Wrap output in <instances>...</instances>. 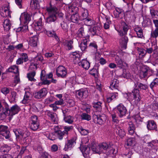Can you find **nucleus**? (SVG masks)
<instances>
[{"mask_svg": "<svg viewBox=\"0 0 158 158\" xmlns=\"http://www.w3.org/2000/svg\"><path fill=\"white\" fill-rule=\"evenodd\" d=\"M128 39L127 37L124 36L121 38L119 42L122 47L126 49L127 43L128 42Z\"/></svg>", "mask_w": 158, "mask_h": 158, "instance_id": "72a5a7b5", "label": "nucleus"}, {"mask_svg": "<svg viewBox=\"0 0 158 158\" xmlns=\"http://www.w3.org/2000/svg\"><path fill=\"white\" fill-rule=\"evenodd\" d=\"M92 149L93 152L95 153L101 154L100 143L97 145L95 144L93 145L92 147Z\"/></svg>", "mask_w": 158, "mask_h": 158, "instance_id": "e433bc0d", "label": "nucleus"}, {"mask_svg": "<svg viewBox=\"0 0 158 158\" xmlns=\"http://www.w3.org/2000/svg\"><path fill=\"white\" fill-rule=\"evenodd\" d=\"M46 33L47 35L50 37H53L56 40H57L58 36L56 32L53 31H47L46 30Z\"/></svg>", "mask_w": 158, "mask_h": 158, "instance_id": "49530a36", "label": "nucleus"}, {"mask_svg": "<svg viewBox=\"0 0 158 158\" xmlns=\"http://www.w3.org/2000/svg\"><path fill=\"white\" fill-rule=\"evenodd\" d=\"M78 10V8L77 7L73 6H69L67 9L68 13L70 15L72 14V13H73V14L77 13V11Z\"/></svg>", "mask_w": 158, "mask_h": 158, "instance_id": "58836bf2", "label": "nucleus"}, {"mask_svg": "<svg viewBox=\"0 0 158 158\" xmlns=\"http://www.w3.org/2000/svg\"><path fill=\"white\" fill-rule=\"evenodd\" d=\"M94 120L97 123L101 125L103 124L106 121V117L104 114L102 115H95L94 116Z\"/></svg>", "mask_w": 158, "mask_h": 158, "instance_id": "2eb2a0df", "label": "nucleus"}, {"mask_svg": "<svg viewBox=\"0 0 158 158\" xmlns=\"http://www.w3.org/2000/svg\"><path fill=\"white\" fill-rule=\"evenodd\" d=\"M10 89V88H9L4 87L2 88L1 89V91L4 94L6 95L9 93Z\"/></svg>", "mask_w": 158, "mask_h": 158, "instance_id": "338daca9", "label": "nucleus"}, {"mask_svg": "<svg viewBox=\"0 0 158 158\" xmlns=\"http://www.w3.org/2000/svg\"><path fill=\"white\" fill-rule=\"evenodd\" d=\"M114 128L116 134L118 135L121 138H123L126 135V133L124 129L119 125H115Z\"/></svg>", "mask_w": 158, "mask_h": 158, "instance_id": "4468645a", "label": "nucleus"}, {"mask_svg": "<svg viewBox=\"0 0 158 158\" xmlns=\"http://www.w3.org/2000/svg\"><path fill=\"white\" fill-rule=\"evenodd\" d=\"M31 94L29 92H26L22 102L24 104H27L30 102L31 99Z\"/></svg>", "mask_w": 158, "mask_h": 158, "instance_id": "5701e85b", "label": "nucleus"}, {"mask_svg": "<svg viewBox=\"0 0 158 158\" xmlns=\"http://www.w3.org/2000/svg\"><path fill=\"white\" fill-rule=\"evenodd\" d=\"M137 50L138 53L140 56L143 57L146 54L145 49L138 48Z\"/></svg>", "mask_w": 158, "mask_h": 158, "instance_id": "0e129e2a", "label": "nucleus"}, {"mask_svg": "<svg viewBox=\"0 0 158 158\" xmlns=\"http://www.w3.org/2000/svg\"><path fill=\"white\" fill-rule=\"evenodd\" d=\"M117 112L120 118L126 115L127 112L126 107L121 103L119 104L117 106Z\"/></svg>", "mask_w": 158, "mask_h": 158, "instance_id": "9b49d317", "label": "nucleus"}, {"mask_svg": "<svg viewBox=\"0 0 158 158\" xmlns=\"http://www.w3.org/2000/svg\"><path fill=\"white\" fill-rule=\"evenodd\" d=\"M37 67V64L36 63H34L33 64L30 65L29 68V70H32L31 72L28 73L27 76L29 80L31 81H36L34 77L36 74L35 70Z\"/></svg>", "mask_w": 158, "mask_h": 158, "instance_id": "20e7f679", "label": "nucleus"}, {"mask_svg": "<svg viewBox=\"0 0 158 158\" xmlns=\"http://www.w3.org/2000/svg\"><path fill=\"white\" fill-rule=\"evenodd\" d=\"M151 36L152 38H156L158 36V28H156L151 31Z\"/></svg>", "mask_w": 158, "mask_h": 158, "instance_id": "4d7b16f0", "label": "nucleus"}, {"mask_svg": "<svg viewBox=\"0 0 158 158\" xmlns=\"http://www.w3.org/2000/svg\"><path fill=\"white\" fill-rule=\"evenodd\" d=\"M38 39V37L37 35H35L31 37L29 40V45L32 47L37 46Z\"/></svg>", "mask_w": 158, "mask_h": 158, "instance_id": "c85d7f7f", "label": "nucleus"}, {"mask_svg": "<svg viewBox=\"0 0 158 158\" xmlns=\"http://www.w3.org/2000/svg\"><path fill=\"white\" fill-rule=\"evenodd\" d=\"M67 73L66 69L63 66H59L56 69V74L58 77L64 78L66 77Z\"/></svg>", "mask_w": 158, "mask_h": 158, "instance_id": "423d86ee", "label": "nucleus"}, {"mask_svg": "<svg viewBox=\"0 0 158 158\" xmlns=\"http://www.w3.org/2000/svg\"><path fill=\"white\" fill-rule=\"evenodd\" d=\"M58 9L57 7L52 6L51 3L50 4V6L47 7L46 10L48 13V16L46 19L47 23H51L56 20V13Z\"/></svg>", "mask_w": 158, "mask_h": 158, "instance_id": "f257e3e1", "label": "nucleus"}, {"mask_svg": "<svg viewBox=\"0 0 158 158\" xmlns=\"http://www.w3.org/2000/svg\"><path fill=\"white\" fill-rule=\"evenodd\" d=\"M48 93L46 88H43L39 91L36 92L34 94V97L35 98L40 99L46 96Z\"/></svg>", "mask_w": 158, "mask_h": 158, "instance_id": "dca6fc26", "label": "nucleus"}, {"mask_svg": "<svg viewBox=\"0 0 158 158\" xmlns=\"http://www.w3.org/2000/svg\"><path fill=\"white\" fill-rule=\"evenodd\" d=\"M21 109L19 106L16 104L12 106L10 109L9 106V110L5 113L6 118L7 116H9L10 119L15 114H17L20 110Z\"/></svg>", "mask_w": 158, "mask_h": 158, "instance_id": "7ed1b4c3", "label": "nucleus"}, {"mask_svg": "<svg viewBox=\"0 0 158 158\" xmlns=\"http://www.w3.org/2000/svg\"><path fill=\"white\" fill-rule=\"evenodd\" d=\"M137 86L139 89L140 90H145L148 88V86L145 84H143L140 82H138L137 84Z\"/></svg>", "mask_w": 158, "mask_h": 158, "instance_id": "3c124183", "label": "nucleus"}, {"mask_svg": "<svg viewBox=\"0 0 158 158\" xmlns=\"http://www.w3.org/2000/svg\"><path fill=\"white\" fill-rule=\"evenodd\" d=\"M101 27L99 26H96L90 29L91 32L93 35H98L99 33Z\"/></svg>", "mask_w": 158, "mask_h": 158, "instance_id": "ea45409f", "label": "nucleus"}, {"mask_svg": "<svg viewBox=\"0 0 158 158\" xmlns=\"http://www.w3.org/2000/svg\"><path fill=\"white\" fill-rule=\"evenodd\" d=\"M149 72V68L147 66H144L141 67L139 72V76L141 79L147 77Z\"/></svg>", "mask_w": 158, "mask_h": 158, "instance_id": "f8f14e48", "label": "nucleus"}, {"mask_svg": "<svg viewBox=\"0 0 158 158\" xmlns=\"http://www.w3.org/2000/svg\"><path fill=\"white\" fill-rule=\"evenodd\" d=\"M65 110H63V113L64 114V120L66 123L69 124H72L73 122L74 118L70 115L66 116L65 114Z\"/></svg>", "mask_w": 158, "mask_h": 158, "instance_id": "f704fd0d", "label": "nucleus"}, {"mask_svg": "<svg viewBox=\"0 0 158 158\" xmlns=\"http://www.w3.org/2000/svg\"><path fill=\"white\" fill-rule=\"evenodd\" d=\"M118 85V81L116 79H114L112 80L110 84V87L112 89H117Z\"/></svg>", "mask_w": 158, "mask_h": 158, "instance_id": "4c0bfd02", "label": "nucleus"}, {"mask_svg": "<svg viewBox=\"0 0 158 158\" xmlns=\"http://www.w3.org/2000/svg\"><path fill=\"white\" fill-rule=\"evenodd\" d=\"M13 131L17 138L20 135L23 138H26L29 135V132L25 131L21 129H14Z\"/></svg>", "mask_w": 158, "mask_h": 158, "instance_id": "9d476101", "label": "nucleus"}, {"mask_svg": "<svg viewBox=\"0 0 158 158\" xmlns=\"http://www.w3.org/2000/svg\"><path fill=\"white\" fill-rule=\"evenodd\" d=\"M102 153L106 154L107 152L110 151V144L106 142L100 143Z\"/></svg>", "mask_w": 158, "mask_h": 158, "instance_id": "f3484780", "label": "nucleus"}, {"mask_svg": "<svg viewBox=\"0 0 158 158\" xmlns=\"http://www.w3.org/2000/svg\"><path fill=\"white\" fill-rule=\"evenodd\" d=\"M128 131L129 134L131 135H133L135 132V126L131 122H130L128 124Z\"/></svg>", "mask_w": 158, "mask_h": 158, "instance_id": "7c9ffc66", "label": "nucleus"}, {"mask_svg": "<svg viewBox=\"0 0 158 158\" xmlns=\"http://www.w3.org/2000/svg\"><path fill=\"white\" fill-rule=\"evenodd\" d=\"M150 12L152 18H158V11L151 9Z\"/></svg>", "mask_w": 158, "mask_h": 158, "instance_id": "6e6d98bb", "label": "nucleus"}, {"mask_svg": "<svg viewBox=\"0 0 158 158\" xmlns=\"http://www.w3.org/2000/svg\"><path fill=\"white\" fill-rule=\"evenodd\" d=\"M42 18H40L36 23L35 29L37 31H40L42 28Z\"/></svg>", "mask_w": 158, "mask_h": 158, "instance_id": "37998d69", "label": "nucleus"}, {"mask_svg": "<svg viewBox=\"0 0 158 158\" xmlns=\"http://www.w3.org/2000/svg\"><path fill=\"white\" fill-rule=\"evenodd\" d=\"M147 127L148 130H154L157 131V128L156 122L153 120H150L148 121L147 123Z\"/></svg>", "mask_w": 158, "mask_h": 158, "instance_id": "aec40b11", "label": "nucleus"}, {"mask_svg": "<svg viewBox=\"0 0 158 158\" xmlns=\"http://www.w3.org/2000/svg\"><path fill=\"white\" fill-rule=\"evenodd\" d=\"M81 119L83 120L89 121L91 119L90 115L88 113H82L81 115Z\"/></svg>", "mask_w": 158, "mask_h": 158, "instance_id": "09e8293b", "label": "nucleus"}, {"mask_svg": "<svg viewBox=\"0 0 158 158\" xmlns=\"http://www.w3.org/2000/svg\"><path fill=\"white\" fill-rule=\"evenodd\" d=\"M111 115L113 124H114V126L116 125H119V120L116 114L112 113Z\"/></svg>", "mask_w": 158, "mask_h": 158, "instance_id": "c03bdc74", "label": "nucleus"}, {"mask_svg": "<svg viewBox=\"0 0 158 158\" xmlns=\"http://www.w3.org/2000/svg\"><path fill=\"white\" fill-rule=\"evenodd\" d=\"M78 65L85 69L87 70L90 67V63L86 60L83 59L78 63Z\"/></svg>", "mask_w": 158, "mask_h": 158, "instance_id": "a878e982", "label": "nucleus"}, {"mask_svg": "<svg viewBox=\"0 0 158 158\" xmlns=\"http://www.w3.org/2000/svg\"><path fill=\"white\" fill-rule=\"evenodd\" d=\"M114 16L115 18L122 19L124 16V13L122 10L116 8L114 12Z\"/></svg>", "mask_w": 158, "mask_h": 158, "instance_id": "b1692460", "label": "nucleus"}, {"mask_svg": "<svg viewBox=\"0 0 158 158\" xmlns=\"http://www.w3.org/2000/svg\"><path fill=\"white\" fill-rule=\"evenodd\" d=\"M79 19V15L78 13L73 14L70 18L72 22L73 23H77Z\"/></svg>", "mask_w": 158, "mask_h": 158, "instance_id": "8fccbe9b", "label": "nucleus"}, {"mask_svg": "<svg viewBox=\"0 0 158 158\" xmlns=\"http://www.w3.org/2000/svg\"><path fill=\"white\" fill-rule=\"evenodd\" d=\"M11 12L8 7H4L2 8L1 12V15L3 17H9L11 18Z\"/></svg>", "mask_w": 158, "mask_h": 158, "instance_id": "c756f323", "label": "nucleus"}, {"mask_svg": "<svg viewBox=\"0 0 158 158\" xmlns=\"http://www.w3.org/2000/svg\"><path fill=\"white\" fill-rule=\"evenodd\" d=\"M127 99L130 102L136 104L140 100L139 91L137 89H134L132 93L127 94Z\"/></svg>", "mask_w": 158, "mask_h": 158, "instance_id": "f03ea898", "label": "nucleus"}, {"mask_svg": "<svg viewBox=\"0 0 158 158\" xmlns=\"http://www.w3.org/2000/svg\"><path fill=\"white\" fill-rule=\"evenodd\" d=\"M6 72L16 74L18 73H19L18 67L16 65L11 66L6 70Z\"/></svg>", "mask_w": 158, "mask_h": 158, "instance_id": "c9c22d12", "label": "nucleus"}, {"mask_svg": "<svg viewBox=\"0 0 158 158\" xmlns=\"http://www.w3.org/2000/svg\"><path fill=\"white\" fill-rule=\"evenodd\" d=\"M148 146L150 148L153 149H156L158 143L157 141L156 140H154L148 143Z\"/></svg>", "mask_w": 158, "mask_h": 158, "instance_id": "603ef678", "label": "nucleus"}, {"mask_svg": "<svg viewBox=\"0 0 158 158\" xmlns=\"http://www.w3.org/2000/svg\"><path fill=\"white\" fill-rule=\"evenodd\" d=\"M0 134L6 139H9L11 136L10 131L8 130V127L3 125H0Z\"/></svg>", "mask_w": 158, "mask_h": 158, "instance_id": "0eeeda50", "label": "nucleus"}, {"mask_svg": "<svg viewBox=\"0 0 158 158\" xmlns=\"http://www.w3.org/2000/svg\"><path fill=\"white\" fill-rule=\"evenodd\" d=\"M31 16L27 13L24 12L22 14L20 19L21 18L24 20V23L25 24L28 23L31 20Z\"/></svg>", "mask_w": 158, "mask_h": 158, "instance_id": "393cba45", "label": "nucleus"}, {"mask_svg": "<svg viewBox=\"0 0 158 158\" xmlns=\"http://www.w3.org/2000/svg\"><path fill=\"white\" fill-rule=\"evenodd\" d=\"M122 26L123 30H120L118 31L119 35L120 36H123L127 34V32L129 29L128 25L125 22H123L121 23Z\"/></svg>", "mask_w": 158, "mask_h": 158, "instance_id": "4be33fe9", "label": "nucleus"}, {"mask_svg": "<svg viewBox=\"0 0 158 158\" xmlns=\"http://www.w3.org/2000/svg\"><path fill=\"white\" fill-rule=\"evenodd\" d=\"M55 135L59 139L61 140L63 139L64 135L65 134L63 131H59V132H56V133L55 134Z\"/></svg>", "mask_w": 158, "mask_h": 158, "instance_id": "052dcab7", "label": "nucleus"}, {"mask_svg": "<svg viewBox=\"0 0 158 158\" xmlns=\"http://www.w3.org/2000/svg\"><path fill=\"white\" fill-rule=\"evenodd\" d=\"M28 60V58L27 53H23L20 54V57L17 60L16 64L18 65L23 64L24 62H26Z\"/></svg>", "mask_w": 158, "mask_h": 158, "instance_id": "a211bd4d", "label": "nucleus"}, {"mask_svg": "<svg viewBox=\"0 0 158 158\" xmlns=\"http://www.w3.org/2000/svg\"><path fill=\"white\" fill-rule=\"evenodd\" d=\"M80 12L81 16L82 19L88 17L89 13L87 9L82 8L80 9Z\"/></svg>", "mask_w": 158, "mask_h": 158, "instance_id": "79ce46f5", "label": "nucleus"}, {"mask_svg": "<svg viewBox=\"0 0 158 158\" xmlns=\"http://www.w3.org/2000/svg\"><path fill=\"white\" fill-rule=\"evenodd\" d=\"M4 106H2L0 102V118L3 120L6 118V113L9 110V105L6 102L4 104Z\"/></svg>", "mask_w": 158, "mask_h": 158, "instance_id": "6e6552de", "label": "nucleus"}, {"mask_svg": "<svg viewBox=\"0 0 158 158\" xmlns=\"http://www.w3.org/2000/svg\"><path fill=\"white\" fill-rule=\"evenodd\" d=\"M115 60L118 67L120 68H123L124 64H126L118 55L115 56Z\"/></svg>", "mask_w": 158, "mask_h": 158, "instance_id": "bb28decb", "label": "nucleus"}, {"mask_svg": "<svg viewBox=\"0 0 158 158\" xmlns=\"http://www.w3.org/2000/svg\"><path fill=\"white\" fill-rule=\"evenodd\" d=\"M82 21L87 26H91L93 24V21L91 19L88 17L86 18L82 19Z\"/></svg>", "mask_w": 158, "mask_h": 158, "instance_id": "a18cd8bd", "label": "nucleus"}, {"mask_svg": "<svg viewBox=\"0 0 158 158\" xmlns=\"http://www.w3.org/2000/svg\"><path fill=\"white\" fill-rule=\"evenodd\" d=\"M89 36H86L84 37L81 43L79 45L81 50L82 51L85 50L87 48V44L89 41Z\"/></svg>", "mask_w": 158, "mask_h": 158, "instance_id": "6ab92c4d", "label": "nucleus"}, {"mask_svg": "<svg viewBox=\"0 0 158 158\" xmlns=\"http://www.w3.org/2000/svg\"><path fill=\"white\" fill-rule=\"evenodd\" d=\"M11 149L10 147L5 144L2 146L0 148V151L2 152L7 153Z\"/></svg>", "mask_w": 158, "mask_h": 158, "instance_id": "de8ad7c7", "label": "nucleus"}, {"mask_svg": "<svg viewBox=\"0 0 158 158\" xmlns=\"http://www.w3.org/2000/svg\"><path fill=\"white\" fill-rule=\"evenodd\" d=\"M77 33L80 37H84L85 36L84 31V29L83 26H81V27L78 30Z\"/></svg>", "mask_w": 158, "mask_h": 158, "instance_id": "5fc2aeb1", "label": "nucleus"}, {"mask_svg": "<svg viewBox=\"0 0 158 158\" xmlns=\"http://www.w3.org/2000/svg\"><path fill=\"white\" fill-rule=\"evenodd\" d=\"M102 103L100 102H93V107L95 110L97 111L100 112L102 110Z\"/></svg>", "mask_w": 158, "mask_h": 158, "instance_id": "473e14b6", "label": "nucleus"}, {"mask_svg": "<svg viewBox=\"0 0 158 158\" xmlns=\"http://www.w3.org/2000/svg\"><path fill=\"white\" fill-rule=\"evenodd\" d=\"M158 85V78H156L153 79L152 82L150 85V87L152 89L154 87H156Z\"/></svg>", "mask_w": 158, "mask_h": 158, "instance_id": "13d9d810", "label": "nucleus"}, {"mask_svg": "<svg viewBox=\"0 0 158 158\" xmlns=\"http://www.w3.org/2000/svg\"><path fill=\"white\" fill-rule=\"evenodd\" d=\"M77 97L80 99L82 98H86L88 95L89 93L86 89H81L76 92Z\"/></svg>", "mask_w": 158, "mask_h": 158, "instance_id": "ddd939ff", "label": "nucleus"}, {"mask_svg": "<svg viewBox=\"0 0 158 158\" xmlns=\"http://www.w3.org/2000/svg\"><path fill=\"white\" fill-rule=\"evenodd\" d=\"M31 6L32 9H38L39 8V5L37 2L33 1L31 2Z\"/></svg>", "mask_w": 158, "mask_h": 158, "instance_id": "e2e57ef3", "label": "nucleus"}, {"mask_svg": "<svg viewBox=\"0 0 158 158\" xmlns=\"http://www.w3.org/2000/svg\"><path fill=\"white\" fill-rule=\"evenodd\" d=\"M118 98V93L115 92L108 94L107 96V102L109 103L112 100Z\"/></svg>", "mask_w": 158, "mask_h": 158, "instance_id": "cd10ccee", "label": "nucleus"}, {"mask_svg": "<svg viewBox=\"0 0 158 158\" xmlns=\"http://www.w3.org/2000/svg\"><path fill=\"white\" fill-rule=\"evenodd\" d=\"M45 114L48 116L49 119L51 120L53 123H57L58 118L57 114L56 113L49 110L45 111Z\"/></svg>", "mask_w": 158, "mask_h": 158, "instance_id": "1a4fd4ad", "label": "nucleus"}, {"mask_svg": "<svg viewBox=\"0 0 158 158\" xmlns=\"http://www.w3.org/2000/svg\"><path fill=\"white\" fill-rule=\"evenodd\" d=\"M39 126L38 117L36 115L32 116L30 118L29 123L30 128L33 131H35L38 129Z\"/></svg>", "mask_w": 158, "mask_h": 158, "instance_id": "39448f33", "label": "nucleus"}, {"mask_svg": "<svg viewBox=\"0 0 158 158\" xmlns=\"http://www.w3.org/2000/svg\"><path fill=\"white\" fill-rule=\"evenodd\" d=\"M28 26L27 25H25L22 27H20L18 28L16 30V32L20 31L23 32L27 30Z\"/></svg>", "mask_w": 158, "mask_h": 158, "instance_id": "680f3d73", "label": "nucleus"}, {"mask_svg": "<svg viewBox=\"0 0 158 158\" xmlns=\"http://www.w3.org/2000/svg\"><path fill=\"white\" fill-rule=\"evenodd\" d=\"M3 27L6 31L9 30L10 28L11 24L10 21L9 19L5 20L3 22Z\"/></svg>", "mask_w": 158, "mask_h": 158, "instance_id": "a19ab883", "label": "nucleus"}, {"mask_svg": "<svg viewBox=\"0 0 158 158\" xmlns=\"http://www.w3.org/2000/svg\"><path fill=\"white\" fill-rule=\"evenodd\" d=\"M56 2V6H55L56 7L59 9L61 7H62L64 5V4L63 2V0H55Z\"/></svg>", "mask_w": 158, "mask_h": 158, "instance_id": "bf43d9fd", "label": "nucleus"}, {"mask_svg": "<svg viewBox=\"0 0 158 158\" xmlns=\"http://www.w3.org/2000/svg\"><path fill=\"white\" fill-rule=\"evenodd\" d=\"M73 41L72 40L67 41L65 42V45L67 47L68 50H70L73 48Z\"/></svg>", "mask_w": 158, "mask_h": 158, "instance_id": "864d4df0", "label": "nucleus"}, {"mask_svg": "<svg viewBox=\"0 0 158 158\" xmlns=\"http://www.w3.org/2000/svg\"><path fill=\"white\" fill-rule=\"evenodd\" d=\"M96 66L94 67V68L90 70L89 72L90 74L94 77H95L96 75H97L98 73L97 69H96Z\"/></svg>", "mask_w": 158, "mask_h": 158, "instance_id": "69168bd1", "label": "nucleus"}, {"mask_svg": "<svg viewBox=\"0 0 158 158\" xmlns=\"http://www.w3.org/2000/svg\"><path fill=\"white\" fill-rule=\"evenodd\" d=\"M60 25L64 31H67L69 27L68 25L66 23L63 21L61 23Z\"/></svg>", "mask_w": 158, "mask_h": 158, "instance_id": "774afa93", "label": "nucleus"}, {"mask_svg": "<svg viewBox=\"0 0 158 158\" xmlns=\"http://www.w3.org/2000/svg\"><path fill=\"white\" fill-rule=\"evenodd\" d=\"M80 149L84 156L89 155L90 148L87 145L82 146L81 147Z\"/></svg>", "mask_w": 158, "mask_h": 158, "instance_id": "2f4dec72", "label": "nucleus"}, {"mask_svg": "<svg viewBox=\"0 0 158 158\" xmlns=\"http://www.w3.org/2000/svg\"><path fill=\"white\" fill-rule=\"evenodd\" d=\"M76 143L74 139L68 140L65 145L64 150L66 151L70 150L75 145Z\"/></svg>", "mask_w": 158, "mask_h": 158, "instance_id": "412c9836", "label": "nucleus"}]
</instances>
